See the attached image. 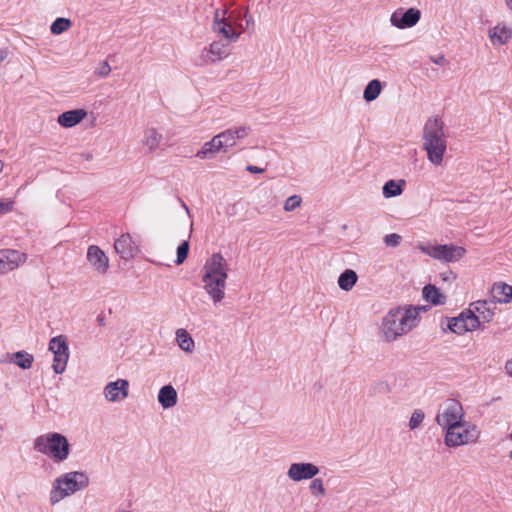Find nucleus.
<instances>
[{
	"instance_id": "nucleus-1",
	"label": "nucleus",
	"mask_w": 512,
	"mask_h": 512,
	"mask_svg": "<svg viewBox=\"0 0 512 512\" xmlns=\"http://www.w3.org/2000/svg\"><path fill=\"white\" fill-rule=\"evenodd\" d=\"M427 306L405 305L391 309L383 318L380 336L386 342L408 334L420 323V314L426 312Z\"/></svg>"
},
{
	"instance_id": "nucleus-2",
	"label": "nucleus",
	"mask_w": 512,
	"mask_h": 512,
	"mask_svg": "<svg viewBox=\"0 0 512 512\" xmlns=\"http://www.w3.org/2000/svg\"><path fill=\"white\" fill-rule=\"evenodd\" d=\"M227 278L226 260L220 253H214L205 262L202 277L204 289L214 303H219L224 299Z\"/></svg>"
},
{
	"instance_id": "nucleus-3",
	"label": "nucleus",
	"mask_w": 512,
	"mask_h": 512,
	"mask_svg": "<svg viewBox=\"0 0 512 512\" xmlns=\"http://www.w3.org/2000/svg\"><path fill=\"white\" fill-rule=\"evenodd\" d=\"M423 140L428 159L436 166L441 165L447 149V141L443 131V122L439 117L430 118L426 122Z\"/></svg>"
},
{
	"instance_id": "nucleus-4",
	"label": "nucleus",
	"mask_w": 512,
	"mask_h": 512,
	"mask_svg": "<svg viewBox=\"0 0 512 512\" xmlns=\"http://www.w3.org/2000/svg\"><path fill=\"white\" fill-rule=\"evenodd\" d=\"M250 133V127L237 126L229 128L206 142L202 148L197 151L196 157L206 159L221 151L226 152L229 148L236 146L239 140L244 139Z\"/></svg>"
},
{
	"instance_id": "nucleus-5",
	"label": "nucleus",
	"mask_w": 512,
	"mask_h": 512,
	"mask_svg": "<svg viewBox=\"0 0 512 512\" xmlns=\"http://www.w3.org/2000/svg\"><path fill=\"white\" fill-rule=\"evenodd\" d=\"M34 449L54 461L61 462L67 459L70 446L65 436L59 433H47L35 439Z\"/></svg>"
},
{
	"instance_id": "nucleus-6",
	"label": "nucleus",
	"mask_w": 512,
	"mask_h": 512,
	"mask_svg": "<svg viewBox=\"0 0 512 512\" xmlns=\"http://www.w3.org/2000/svg\"><path fill=\"white\" fill-rule=\"evenodd\" d=\"M87 483V477L83 473L79 472L69 473L63 479H58L57 485L50 494L52 504L61 501L66 496H69L82 487H85Z\"/></svg>"
},
{
	"instance_id": "nucleus-7",
	"label": "nucleus",
	"mask_w": 512,
	"mask_h": 512,
	"mask_svg": "<svg viewBox=\"0 0 512 512\" xmlns=\"http://www.w3.org/2000/svg\"><path fill=\"white\" fill-rule=\"evenodd\" d=\"M478 438L479 431L477 428L464 421L447 429L444 441L448 447H458L476 442Z\"/></svg>"
},
{
	"instance_id": "nucleus-8",
	"label": "nucleus",
	"mask_w": 512,
	"mask_h": 512,
	"mask_svg": "<svg viewBox=\"0 0 512 512\" xmlns=\"http://www.w3.org/2000/svg\"><path fill=\"white\" fill-rule=\"evenodd\" d=\"M226 11L220 13L215 12L213 31L217 35L223 36L225 39L235 42L238 40L242 33V24L238 22V16H234L233 13L225 17Z\"/></svg>"
},
{
	"instance_id": "nucleus-9",
	"label": "nucleus",
	"mask_w": 512,
	"mask_h": 512,
	"mask_svg": "<svg viewBox=\"0 0 512 512\" xmlns=\"http://www.w3.org/2000/svg\"><path fill=\"white\" fill-rule=\"evenodd\" d=\"M436 422L445 430L464 422V411L461 403L455 399H447L438 409Z\"/></svg>"
},
{
	"instance_id": "nucleus-10",
	"label": "nucleus",
	"mask_w": 512,
	"mask_h": 512,
	"mask_svg": "<svg viewBox=\"0 0 512 512\" xmlns=\"http://www.w3.org/2000/svg\"><path fill=\"white\" fill-rule=\"evenodd\" d=\"M419 249L426 255L445 262H455L462 259L466 250L464 247L453 244L444 245H419Z\"/></svg>"
},
{
	"instance_id": "nucleus-11",
	"label": "nucleus",
	"mask_w": 512,
	"mask_h": 512,
	"mask_svg": "<svg viewBox=\"0 0 512 512\" xmlns=\"http://www.w3.org/2000/svg\"><path fill=\"white\" fill-rule=\"evenodd\" d=\"M449 329L458 334L464 335L467 332L475 331L480 327V320L473 314L472 309L462 311L457 317L452 318L448 323Z\"/></svg>"
},
{
	"instance_id": "nucleus-12",
	"label": "nucleus",
	"mask_w": 512,
	"mask_h": 512,
	"mask_svg": "<svg viewBox=\"0 0 512 512\" xmlns=\"http://www.w3.org/2000/svg\"><path fill=\"white\" fill-rule=\"evenodd\" d=\"M49 350L54 354L53 370L55 373L61 374L65 370L69 358L66 339L63 336L52 338Z\"/></svg>"
},
{
	"instance_id": "nucleus-13",
	"label": "nucleus",
	"mask_w": 512,
	"mask_h": 512,
	"mask_svg": "<svg viewBox=\"0 0 512 512\" xmlns=\"http://www.w3.org/2000/svg\"><path fill=\"white\" fill-rule=\"evenodd\" d=\"M28 259L26 253L20 252L15 249H1L0 250V275L6 274L17 269L24 264Z\"/></svg>"
},
{
	"instance_id": "nucleus-14",
	"label": "nucleus",
	"mask_w": 512,
	"mask_h": 512,
	"mask_svg": "<svg viewBox=\"0 0 512 512\" xmlns=\"http://www.w3.org/2000/svg\"><path fill=\"white\" fill-rule=\"evenodd\" d=\"M87 261L101 275L106 274L109 269V258L97 245H90L88 247Z\"/></svg>"
},
{
	"instance_id": "nucleus-15",
	"label": "nucleus",
	"mask_w": 512,
	"mask_h": 512,
	"mask_svg": "<svg viewBox=\"0 0 512 512\" xmlns=\"http://www.w3.org/2000/svg\"><path fill=\"white\" fill-rule=\"evenodd\" d=\"M230 54V47L229 45L221 42V41H214L212 42L208 48L204 49L202 51V60L203 63H215L218 61H221L228 57Z\"/></svg>"
},
{
	"instance_id": "nucleus-16",
	"label": "nucleus",
	"mask_w": 512,
	"mask_h": 512,
	"mask_svg": "<svg viewBox=\"0 0 512 512\" xmlns=\"http://www.w3.org/2000/svg\"><path fill=\"white\" fill-rule=\"evenodd\" d=\"M421 12L416 8H410L405 12L396 11L391 16V23L400 29L410 28L420 20Z\"/></svg>"
},
{
	"instance_id": "nucleus-17",
	"label": "nucleus",
	"mask_w": 512,
	"mask_h": 512,
	"mask_svg": "<svg viewBox=\"0 0 512 512\" xmlns=\"http://www.w3.org/2000/svg\"><path fill=\"white\" fill-rule=\"evenodd\" d=\"M319 472L316 465L311 463H293L288 470V476L293 481L312 479Z\"/></svg>"
},
{
	"instance_id": "nucleus-18",
	"label": "nucleus",
	"mask_w": 512,
	"mask_h": 512,
	"mask_svg": "<svg viewBox=\"0 0 512 512\" xmlns=\"http://www.w3.org/2000/svg\"><path fill=\"white\" fill-rule=\"evenodd\" d=\"M128 387L129 383L124 379L110 382L104 389L105 398L110 402L121 401L128 396Z\"/></svg>"
},
{
	"instance_id": "nucleus-19",
	"label": "nucleus",
	"mask_w": 512,
	"mask_h": 512,
	"mask_svg": "<svg viewBox=\"0 0 512 512\" xmlns=\"http://www.w3.org/2000/svg\"><path fill=\"white\" fill-rule=\"evenodd\" d=\"M114 249L123 259H131L138 252V247L130 234H122L114 242Z\"/></svg>"
},
{
	"instance_id": "nucleus-20",
	"label": "nucleus",
	"mask_w": 512,
	"mask_h": 512,
	"mask_svg": "<svg viewBox=\"0 0 512 512\" xmlns=\"http://www.w3.org/2000/svg\"><path fill=\"white\" fill-rule=\"evenodd\" d=\"M86 115L87 113L83 109L69 110L60 114L57 121L62 127L70 128L79 124Z\"/></svg>"
},
{
	"instance_id": "nucleus-21",
	"label": "nucleus",
	"mask_w": 512,
	"mask_h": 512,
	"mask_svg": "<svg viewBox=\"0 0 512 512\" xmlns=\"http://www.w3.org/2000/svg\"><path fill=\"white\" fill-rule=\"evenodd\" d=\"M492 297L498 303L512 302V286L506 283H495L492 287Z\"/></svg>"
},
{
	"instance_id": "nucleus-22",
	"label": "nucleus",
	"mask_w": 512,
	"mask_h": 512,
	"mask_svg": "<svg viewBox=\"0 0 512 512\" xmlns=\"http://www.w3.org/2000/svg\"><path fill=\"white\" fill-rule=\"evenodd\" d=\"M473 314L479 318L481 323H489L494 317V311L489 307L486 301H477L470 305Z\"/></svg>"
},
{
	"instance_id": "nucleus-23",
	"label": "nucleus",
	"mask_w": 512,
	"mask_h": 512,
	"mask_svg": "<svg viewBox=\"0 0 512 512\" xmlns=\"http://www.w3.org/2000/svg\"><path fill=\"white\" fill-rule=\"evenodd\" d=\"M158 401L163 408H171L177 403V392L171 385L163 386L158 394Z\"/></svg>"
},
{
	"instance_id": "nucleus-24",
	"label": "nucleus",
	"mask_w": 512,
	"mask_h": 512,
	"mask_svg": "<svg viewBox=\"0 0 512 512\" xmlns=\"http://www.w3.org/2000/svg\"><path fill=\"white\" fill-rule=\"evenodd\" d=\"M162 141V135L155 128H147L144 131L142 143L149 151H155L159 148Z\"/></svg>"
},
{
	"instance_id": "nucleus-25",
	"label": "nucleus",
	"mask_w": 512,
	"mask_h": 512,
	"mask_svg": "<svg viewBox=\"0 0 512 512\" xmlns=\"http://www.w3.org/2000/svg\"><path fill=\"white\" fill-rule=\"evenodd\" d=\"M490 38L493 43L505 44L512 38V28L497 25L490 31Z\"/></svg>"
},
{
	"instance_id": "nucleus-26",
	"label": "nucleus",
	"mask_w": 512,
	"mask_h": 512,
	"mask_svg": "<svg viewBox=\"0 0 512 512\" xmlns=\"http://www.w3.org/2000/svg\"><path fill=\"white\" fill-rule=\"evenodd\" d=\"M358 276L352 269H346L338 278V285L344 291H350L356 284Z\"/></svg>"
},
{
	"instance_id": "nucleus-27",
	"label": "nucleus",
	"mask_w": 512,
	"mask_h": 512,
	"mask_svg": "<svg viewBox=\"0 0 512 512\" xmlns=\"http://www.w3.org/2000/svg\"><path fill=\"white\" fill-rule=\"evenodd\" d=\"M423 297L426 301L433 305H440L444 303V296L440 293L434 285H426L423 288Z\"/></svg>"
},
{
	"instance_id": "nucleus-28",
	"label": "nucleus",
	"mask_w": 512,
	"mask_h": 512,
	"mask_svg": "<svg viewBox=\"0 0 512 512\" xmlns=\"http://www.w3.org/2000/svg\"><path fill=\"white\" fill-rule=\"evenodd\" d=\"M176 340L179 347L186 351L191 352L194 349V340L185 329H178L176 332Z\"/></svg>"
},
{
	"instance_id": "nucleus-29",
	"label": "nucleus",
	"mask_w": 512,
	"mask_h": 512,
	"mask_svg": "<svg viewBox=\"0 0 512 512\" xmlns=\"http://www.w3.org/2000/svg\"><path fill=\"white\" fill-rule=\"evenodd\" d=\"M382 85L378 79H374L366 86L363 97L366 101L370 102L375 100L381 93Z\"/></svg>"
},
{
	"instance_id": "nucleus-30",
	"label": "nucleus",
	"mask_w": 512,
	"mask_h": 512,
	"mask_svg": "<svg viewBox=\"0 0 512 512\" xmlns=\"http://www.w3.org/2000/svg\"><path fill=\"white\" fill-rule=\"evenodd\" d=\"M71 26L72 22L70 19L59 17L51 24L50 31L54 35H59L69 30Z\"/></svg>"
},
{
	"instance_id": "nucleus-31",
	"label": "nucleus",
	"mask_w": 512,
	"mask_h": 512,
	"mask_svg": "<svg viewBox=\"0 0 512 512\" xmlns=\"http://www.w3.org/2000/svg\"><path fill=\"white\" fill-rule=\"evenodd\" d=\"M33 360V356L24 351L16 352L14 354L15 364L23 369H29L32 366Z\"/></svg>"
},
{
	"instance_id": "nucleus-32",
	"label": "nucleus",
	"mask_w": 512,
	"mask_h": 512,
	"mask_svg": "<svg viewBox=\"0 0 512 512\" xmlns=\"http://www.w3.org/2000/svg\"><path fill=\"white\" fill-rule=\"evenodd\" d=\"M402 193L401 185L396 183L394 180H389L383 187V194L385 197H394Z\"/></svg>"
},
{
	"instance_id": "nucleus-33",
	"label": "nucleus",
	"mask_w": 512,
	"mask_h": 512,
	"mask_svg": "<svg viewBox=\"0 0 512 512\" xmlns=\"http://www.w3.org/2000/svg\"><path fill=\"white\" fill-rule=\"evenodd\" d=\"M189 253V242L183 241L177 248V258H176V264L180 265L182 264L188 256Z\"/></svg>"
},
{
	"instance_id": "nucleus-34",
	"label": "nucleus",
	"mask_w": 512,
	"mask_h": 512,
	"mask_svg": "<svg viewBox=\"0 0 512 512\" xmlns=\"http://www.w3.org/2000/svg\"><path fill=\"white\" fill-rule=\"evenodd\" d=\"M301 203L302 199L300 196H290L284 203V210L287 212L294 211L296 208L300 207Z\"/></svg>"
},
{
	"instance_id": "nucleus-35",
	"label": "nucleus",
	"mask_w": 512,
	"mask_h": 512,
	"mask_svg": "<svg viewBox=\"0 0 512 512\" xmlns=\"http://www.w3.org/2000/svg\"><path fill=\"white\" fill-rule=\"evenodd\" d=\"M424 413L421 410H415L410 418L409 427L411 430L416 429L424 420Z\"/></svg>"
},
{
	"instance_id": "nucleus-36",
	"label": "nucleus",
	"mask_w": 512,
	"mask_h": 512,
	"mask_svg": "<svg viewBox=\"0 0 512 512\" xmlns=\"http://www.w3.org/2000/svg\"><path fill=\"white\" fill-rule=\"evenodd\" d=\"M14 200L9 198L0 199V216L8 214L14 210Z\"/></svg>"
},
{
	"instance_id": "nucleus-37",
	"label": "nucleus",
	"mask_w": 512,
	"mask_h": 512,
	"mask_svg": "<svg viewBox=\"0 0 512 512\" xmlns=\"http://www.w3.org/2000/svg\"><path fill=\"white\" fill-rule=\"evenodd\" d=\"M310 491L313 495L318 496L320 494H324V486L321 479H314L310 483Z\"/></svg>"
},
{
	"instance_id": "nucleus-38",
	"label": "nucleus",
	"mask_w": 512,
	"mask_h": 512,
	"mask_svg": "<svg viewBox=\"0 0 512 512\" xmlns=\"http://www.w3.org/2000/svg\"><path fill=\"white\" fill-rule=\"evenodd\" d=\"M401 236L396 233L388 234L384 237V243L390 247H396L400 244Z\"/></svg>"
},
{
	"instance_id": "nucleus-39",
	"label": "nucleus",
	"mask_w": 512,
	"mask_h": 512,
	"mask_svg": "<svg viewBox=\"0 0 512 512\" xmlns=\"http://www.w3.org/2000/svg\"><path fill=\"white\" fill-rule=\"evenodd\" d=\"M247 170L251 173H262L264 171V169L252 165H249Z\"/></svg>"
},
{
	"instance_id": "nucleus-40",
	"label": "nucleus",
	"mask_w": 512,
	"mask_h": 512,
	"mask_svg": "<svg viewBox=\"0 0 512 512\" xmlns=\"http://www.w3.org/2000/svg\"><path fill=\"white\" fill-rule=\"evenodd\" d=\"M506 370L512 376V359L506 363Z\"/></svg>"
},
{
	"instance_id": "nucleus-41",
	"label": "nucleus",
	"mask_w": 512,
	"mask_h": 512,
	"mask_svg": "<svg viewBox=\"0 0 512 512\" xmlns=\"http://www.w3.org/2000/svg\"><path fill=\"white\" fill-rule=\"evenodd\" d=\"M3 167H4L3 162L0 160V173H1V172H2V170H3Z\"/></svg>"
},
{
	"instance_id": "nucleus-42",
	"label": "nucleus",
	"mask_w": 512,
	"mask_h": 512,
	"mask_svg": "<svg viewBox=\"0 0 512 512\" xmlns=\"http://www.w3.org/2000/svg\"><path fill=\"white\" fill-rule=\"evenodd\" d=\"M106 67H107V73L110 71V67L108 64H106Z\"/></svg>"
},
{
	"instance_id": "nucleus-43",
	"label": "nucleus",
	"mask_w": 512,
	"mask_h": 512,
	"mask_svg": "<svg viewBox=\"0 0 512 512\" xmlns=\"http://www.w3.org/2000/svg\"><path fill=\"white\" fill-rule=\"evenodd\" d=\"M510 458L512 459V451L510 452Z\"/></svg>"
}]
</instances>
